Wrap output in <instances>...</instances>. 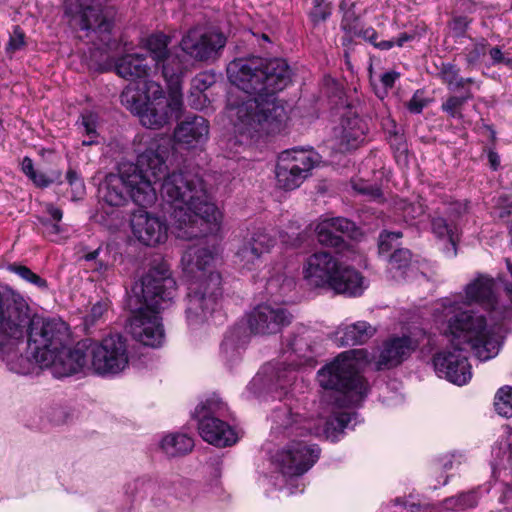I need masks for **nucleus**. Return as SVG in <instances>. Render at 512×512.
<instances>
[{
  "label": "nucleus",
  "mask_w": 512,
  "mask_h": 512,
  "mask_svg": "<svg viewBox=\"0 0 512 512\" xmlns=\"http://www.w3.org/2000/svg\"><path fill=\"white\" fill-rule=\"evenodd\" d=\"M214 251L208 247L194 245L183 254L184 271L193 279L186 298V319L189 325H198L217 311L222 297L221 275L210 270Z\"/></svg>",
  "instance_id": "0eeeda50"
},
{
  "label": "nucleus",
  "mask_w": 512,
  "mask_h": 512,
  "mask_svg": "<svg viewBox=\"0 0 512 512\" xmlns=\"http://www.w3.org/2000/svg\"><path fill=\"white\" fill-rule=\"evenodd\" d=\"M171 140L167 137L153 139L147 148L138 155L137 164L138 173L143 180L148 181L155 188L159 180L165 177L168 169L166 161L171 152Z\"/></svg>",
  "instance_id": "f3484780"
},
{
  "label": "nucleus",
  "mask_w": 512,
  "mask_h": 512,
  "mask_svg": "<svg viewBox=\"0 0 512 512\" xmlns=\"http://www.w3.org/2000/svg\"><path fill=\"white\" fill-rule=\"evenodd\" d=\"M25 45L24 34H10V39L7 45L8 52H15Z\"/></svg>",
  "instance_id": "864d4df0"
},
{
  "label": "nucleus",
  "mask_w": 512,
  "mask_h": 512,
  "mask_svg": "<svg viewBox=\"0 0 512 512\" xmlns=\"http://www.w3.org/2000/svg\"><path fill=\"white\" fill-rule=\"evenodd\" d=\"M396 210L401 213L406 222L419 219L425 213V204L422 199L415 201L399 200L396 203Z\"/></svg>",
  "instance_id": "72a5a7b5"
},
{
  "label": "nucleus",
  "mask_w": 512,
  "mask_h": 512,
  "mask_svg": "<svg viewBox=\"0 0 512 512\" xmlns=\"http://www.w3.org/2000/svg\"><path fill=\"white\" fill-rule=\"evenodd\" d=\"M227 75L238 89L254 95L241 101H228L234 135L223 141L226 149L238 153L256 134L275 133L287 120V109L275 94L291 83V69L283 59L253 56L231 61Z\"/></svg>",
  "instance_id": "f03ea898"
},
{
  "label": "nucleus",
  "mask_w": 512,
  "mask_h": 512,
  "mask_svg": "<svg viewBox=\"0 0 512 512\" xmlns=\"http://www.w3.org/2000/svg\"><path fill=\"white\" fill-rule=\"evenodd\" d=\"M21 169L23 173L30 178V176L35 171L32 159L29 157H24L21 163Z\"/></svg>",
  "instance_id": "13d9d810"
},
{
  "label": "nucleus",
  "mask_w": 512,
  "mask_h": 512,
  "mask_svg": "<svg viewBox=\"0 0 512 512\" xmlns=\"http://www.w3.org/2000/svg\"><path fill=\"white\" fill-rule=\"evenodd\" d=\"M80 131L87 137L82 141L83 146H90L98 143V115L94 112L88 111L81 115V120L78 123Z\"/></svg>",
  "instance_id": "2f4dec72"
},
{
  "label": "nucleus",
  "mask_w": 512,
  "mask_h": 512,
  "mask_svg": "<svg viewBox=\"0 0 512 512\" xmlns=\"http://www.w3.org/2000/svg\"><path fill=\"white\" fill-rule=\"evenodd\" d=\"M43 224L46 226V229L49 231V232H52V233H59V226L57 223H51L50 221H45L43 222Z\"/></svg>",
  "instance_id": "e2e57ef3"
},
{
  "label": "nucleus",
  "mask_w": 512,
  "mask_h": 512,
  "mask_svg": "<svg viewBox=\"0 0 512 512\" xmlns=\"http://www.w3.org/2000/svg\"><path fill=\"white\" fill-rule=\"evenodd\" d=\"M228 407L217 395H211L202 401L194 411L198 421L199 434L204 441L217 447H226L237 440L236 433L226 423Z\"/></svg>",
  "instance_id": "f8f14e48"
},
{
  "label": "nucleus",
  "mask_w": 512,
  "mask_h": 512,
  "mask_svg": "<svg viewBox=\"0 0 512 512\" xmlns=\"http://www.w3.org/2000/svg\"><path fill=\"white\" fill-rule=\"evenodd\" d=\"M478 498L474 491L461 493L445 499L444 506L450 510H463L477 505Z\"/></svg>",
  "instance_id": "e433bc0d"
},
{
  "label": "nucleus",
  "mask_w": 512,
  "mask_h": 512,
  "mask_svg": "<svg viewBox=\"0 0 512 512\" xmlns=\"http://www.w3.org/2000/svg\"><path fill=\"white\" fill-rule=\"evenodd\" d=\"M332 14V5H313L309 17L311 22L317 24L326 21Z\"/></svg>",
  "instance_id": "c03bdc74"
},
{
  "label": "nucleus",
  "mask_w": 512,
  "mask_h": 512,
  "mask_svg": "<svg viewBox=\"0 0 512 512\" xmlns=\"http://www.w3.org/2000/svg\"><path fill=\"white\" fill-rule=\"evenodd\" d=\"M215 82L214 74L200 73L192 79V88L200 94L207 90Z\"/></svg>",
  "instance_id": "a18cd8bd"
},
{
  "label": "nucleus",
  "mask_w": 512,
  "mask_h": 512,
  "mask_svg": "<svg viewBox=\"0 0 512 512\" xmlns=\"http://www.w3.org/2000/svg\"><path fill=\"white\" fill-rule=\"evenodd\" d=\"M100 198L109 206H124L132 200L141 207L152 206L157 200L156 188L143 180L133 163H120L118 173L106 176L99 188Z\"/></svg>",
  "instance_id": "9b49d317"
},
{
  "label": "nucleus",
  "mask_w": 512,
  "mask_h": 512,
  "mask_svg": "<svg viewBox=\"0 0 512 512\" xmlns=\"http://www.w3.org/2000/svg\"><path fill=\"white\" fill-rule=\"evenodd\" d=\"M471 98L472 94L470 91H466L462 96H451L442 104V109L449 116L453 118H460L462 116L460 108Z\"/></svg>",
  "instance_id": "58836bf2"
},
{
  "label": "nucleus",
  "mask_w": 512,
  "mask_h": 512,
  "mask_svg": "<svg viewBox=\"0 0 512 512\" xmlns=\"http://www.w3.org/2000/svg\"><path fill=\"white\" fill-rule=\"evenodd\" d=\"M486 53L484 44H475L473 48L467 50L466 59L468 63L475 64Z\"/></svg>",
  "instance_id": "3c124183"
},
{
  "label": "nucleus",
  "mask_w": 512,
  "mask_h": 512,
  "mask_svg": "<svg viewBox=\"0 0 512 512\" xmlns=\"http://www.w3.org/2000/svg\"><path fill=\"white\" fill-rule=\"evenodd\" d=\"M108 304L106 302H97L90 310V313L86 316V322L91 325L95 324L103 314L107 311Z\"/></svg>",
  "instance_id": "de8ad7c7"
},
{
  "label": "nucleus",
  "mask_w": 512,
  "mask_h": 512,
  "mask_svg": "<svg viewBox=\"0 0 512 512\" xmlns=\"http://www.w3.org/2000/svg\"><path fill=\"white\" fill-rule=\"evenodd\" d=\"M427 105V101L417 91L413 97L407 102V109L414 114L422 112L423 108Z\"/></svg>",
  "instance_id": "8fccbe9b"
},
{
  "label": "nucleus",
  "mask_w": 512,
  "mask_h": 512,
  "mask_svg": "<svg viewBox=\"0 0 512 512\" xmlns=\"http://www.w3.org/2000/svg\"><path fill=\"white\" fill-rule=\"evenodd\" d=\"M341 13L340 27L343 32H375L373 28L363 29V9L356 2L342 0L339 4Z\"/></svg>",
  "instance_id": "cd10ccee"
},
{
  "label": "nucleus",
  "mask_w": 512,
  "mask_h": 512,
  "mask_svg": "<svg viewBox=\"0 0 512 512\" xmlns=\"http://www.w3.org/2000/svg\"><path fill=\"white\" fill-rule=\"evenodd\" d=\"M303 276L311 287L330 288L346 296H359L365 289L363 277L358 271L343 266L326 251L315 252L307 257L303 265Z\"/></svg>",
  "instance_id": "1a4fd4ad"
},
{
  "label": "nucleus",
  "mask_w": 512,
  "mask_h": 512,
  "mask_svg": "<svg viewBox=\"0 0 512 512\" xmlns=\"http://www.w3.org/2000/svg\"><path fill=\"white\" fill-rule=\"evenodd\" d=\"M494 280L480 275L466 285L464 304L477 303L489 314L485 316L463 310L457 300H442V316L447 321L445 333L450 337L451 346L438 352L433 364L439 377L462 386L472 377L466 349L469 347L480 361L496 357L503 342V325L511 313L500 306L494 294Z\"/></svg>",
  "instance_id": "f257e3e1"
},
{
  "label": "nucleus",
  "mask_w": 512,
  "mask_h": 512,
  "mask_svg": "<svg viewBox=\"0 0 512 512\" xmlns=\"http://www.w3.org/2000/svg\"><path fill=\"white\" fill-rule=\"evenodd\" d=\"M170 204V220L177 238L191 240L217 234L222 215L212 202L202 178L191 171L167 174L160 187Z\"/></svg>",
  "instance_id": "20e7f679"
},
{
  "label": "nucleus",
  "mask_w": 512,
  "mask_h": 512,
  "mask_svg": "<svg viewBox=\"0 0 512 512\" xmlns=\"http://www.w3.org/2000/svg\"><path fill=\"white\" fill-rule=\"evenodd\" d=\"M68 183L78 192H83L84 183L79 174L74 169H69L66 173Z\"/></svg>",
  "instance_id": "603ef678"
},
{
  "label": "nucleus",
  "mask_w": 512,
  "mask_h": 512,
  "mask_svg": "<svg viewBox=\"0 0 512 512\" xmlns=\"http://www.w3.org/2000/svg\"><path fill=\"white\" fill-rule=\"evenodd\" d=\"M313 5H331L328 0H313Z\"/></svg>",
  "instance_id": "338daca9"
},
{
  "label": "nucleus",
  "mask_w": 512,
  "mask_h": 512,
  "mask_svg": "<svg viewBox=\"0 0 512 512\" xmlns=\"http://www.w3.org/2000/svg\"><path fill=\"white\" fill-rule=\"evenodd\" d=\"M503 502L507 512H512V489H508L503 495Z\"/></svg>",
  "instance_id": "052dcab7"
},
{
  "label": "nucleus",
  "mask_w": 512,
  "mask_h": 512,
  "mask_svg": "<svg viewBox=\"0 0 512 512\" xmlns=\"http://www.w3.org/2000/svg\"><path fill=\"white\" fill-rule=\"evenodd\" d=\"M190 66L177 56L166 57L162 74L168 84V96L153 80L129 83L120 95L122 105L150 129L164 127L172 117L180 118L184 109L181 80Z\"/></svg>",
  "instance_id": "39448f33"
},
{
  "label": "nucleus",
  "mask_w": 512,
  "mask_h": 512,
  "mask_svg": "<svg viewBox=\"0 0 512 512\" xmlns=\"http://www.w3.org/2000/svg\"><path fill=\"white\" fill-rule=\"evenodd\" d=\"M411 252L405 248L395 249L388 259V270L395 279L405 278L410 267Z\"/></svg>",
  "instance_id": "7c9ffc66"
},
{
  "label": "nucleus",
  "mask_w": 512,
  "mask_h": 512,
  "mask_svg": "<svg viewBox=\"0 0 512 512\" xmlns=\"http://www.w3.org/2000/svg\"><path fill=\"white\" fill-rule=\"evenodd\" d=\"M148 70L144 57L139 54H126L115 63L116 73L122 78L131 80V83L142 82L141 79L148 75Z\"/></svg>",
  "instance_id": "bb28decb"
},
{
  "label": "nucleus",
  "mask_w": 512,
  "mask_h": 512,
  "mask_svg": "<svg viewBox=\"0 0 512 512\" xmlns=\"http://www.w3.org/2000/svg\"><path fill=\"white\" fill-rule=\"evenodd\" d=\"M440 77L448 85L450 90H456L464 87V80L459 76V70L456 66L447 63L443 64L440 70Z\"/></svg>",
  "instance_id": "4c0bfd02"
},
{
  "label": "nucleus",
  "mask_w": 512,
  "mask_h": 512,
  "mask_svg": "<svg viewBox=\"0 0 512 512\" xmlns=\"http://www.w3.org/2000/svg\"><path fill=\"white\" fill-rule=\"evenodd\" d=\"M84 259L88 263V268L99 275H105L112 267V263L108 260V252L101 248L86 253Z\"/></svg>",
  "instance_id": "473e14b6"
},
{
  "label": "nucleus",
  "mask_w": 512,
  "mask_h": 512,
  "mask_svg": "<svg viewBox=\"0 0 512 512\" xmlns=\"http://www.w3.org/2000/svg\"><path fill=\"white\" fill-rule=\"evenodd\" d=\"M355 224L344 217L322 219L317 227L316 234L318 241L325 246L342 248L344 237H353Z\"/></svg>",
  "instance_id": "393cba45"
},
{
  "label": "nucleus",
  "mask_w": 512,
  "mask_h": 512,
  "mask_svg": "<svg viewBox=\"0 0 512 512\" xmlns=\"http://www.w3.org/2000/svg\"><path fill=\"white\" fill-rule=\"evenodd\" d=\"M203 32L212 33V32H221V31L217 27H215L214 25H209V26L204 28Z\"/></svg>",
  "instance_id": "69168bd1"
},
{
  "label": "nucleus",
  "mask_w": 512,
  "mask_h": 512,
  "mask_svg": "<svg viewBox=\"0 0 512 512\" xmlns=\"http://www.w3.org/2000/svg\"><path fill=\"white\" fill-rule=\"evenodd\" d=\"M194 447L191 437L182 433H171L161 441V449L169 457L182 456L189 453Z\"/></svg>",
  "instance_id": "c85d7f7f"
},
{
  "label": "nucleus",
  "mask_w": 512,
  "mask_h": 512,
  "mask_svg": "<svg viewBox=\"0 0 512 512\" xmlns=\"http://www.w3.org/2000/svg\"><path fill=\"white\" fill-rule=\"evenodd\" d=\"M359 36L363 35L364 39L373 45L375 48L380 50H389L394 46L402 47L404 43L413 39V34H404L401 37L392 40H384L382 39V34H358Z\"/></svg>",
  "instance_id": "f704fd0d"
},
{
  "label": "nucleus",
  "mask_w": 512,
  "mask_h": 512,
  "mask_svg": "<svg viewBox=\"0 0 512 512\" xmlns=\"http://www.w3.org/2000/svg\"><path fill=\"white\" fill-rule=\"evenodd\" d=\"M367 126L358 116L344 117L333 130L331 147L344 153L358 148L365 140Z\"/></svg>",
  "instance_id": "5701e85b"
},
{
  "label": "nucleus",
  "mask_w": 512,
  "mask_h": 512,
  "mask_svg": "<svg viewBox=\"0 0 512 512\" xmlns=\"http://www.w3.org/2000/svg\"><path fill=\"white\" fill-rule=\"evenodd\" d=\"M47 212L50 215L51 219L54 220L55 222H59L62 219V211L59 208L54 207L53 205H49L47 207Z\"/></svg>",
  "instance_id": "bf43d9fd"
},
{
  "label": "nucleus",
  "mask_w": 512,
  "mask_h": 512,
  "mask_svg": "<svg viewBox=\"0 0 512 512\" xmlns=\"http://www.w3.org/2000/svg\"><path fill=\"white\" fill-rule=\"evenodd\" d=\"M102 37L100 38L101 42H104L102 46H96L95 49L101 52L108 53L110 51H128L126 48V40L122 37L111 38L113 34H100Z\"/></svg>",
  "instance_id": "79ce46f5"
},
{
  "label": "nucleus",
  "mask_w": 512,
  "mask_h": 512,
  "mask_svg": "<svg viewBox=\"0 0 512 512\" xmlns=\"http://www.w3.org/2000/svg\"><path fill=\"white\" fill-rule=\"evenodd\" d=\"M209 122L200 115H188L174 129V140L186 149L201 148L209 138Z\"/></svg>",
  "instance_id": "4be33fe9"
},
{
  "label": "nucleus",
  "mask_w": 512,
  "mask_h": 512,
  "mask_svg": "<svg viewBox=\"0 0 512 512\" xmlns=\"http://www.w3.org/2000/svg\"><path fill=\"white\" fill-rule=\"evenodd\" d=\"M312 330L303 325H295L287 338L289 355L288 363L267 364L261 368L251 381L252 387H259L267 393L277 394L280 400L288 395L296 379V368L314 363V353L311 342Z\"/></svg>",
  "instance_id": "6e6552de"
},
{
  "label": "nucleus",
  "mask_w": 512,
  "mask_h": 512,
  "mask_svg": "<svg viewBox=\"0 0 512 512\" xmlns=\"http://www.w3.org/2000/svg\"><path fill=\"white\" fill-rule=\"evenodd\" d=\"M494 406L499 415L512 417V387L504 386L497 391Z\"/></svg>",
  "instance_id": "c9c22d12"
},
{
  "label": "nucleus",
  "mask_w": 512,
  "mask_h": 512,
  "mask_svg": "<svg viewBox=\"0 0 512 512\" xmlns=\"http://www.w3.org/2000/svg\"><path fill=\"white\" fill-rule=\"evenodd\" d=\"M130 225L134 237L144 245L155 246L167 238L166 222L146 210L138 209L133 212Z\"/></svg>",
  "instance_id": "412c9836"
},
{
  "label": "nucleus",
  "mask_w": 512,
  "mask_h": 512,
  "mask_svg": "<svg viewBox=\"0 0 512 512\" xmlns=\"http://www.w3.org/2000/svg\"><path fill=\"white\" fill-rule=\"evenodd\" d=\"M156 483L149 477L137 478L126 487V493L132 496L146 495L155 489Z\"/></svg>",
  "instance_id": "a19ab883"
},
{
  "label": "nucleus",
  "mask_w": 512,
  "mask_h": 512,
  "mask_svg": "<svg viewBox=\"0 0 512 512\" xmlns=\"http://www.w3.org/2000/svg\"><path fill=\"white\" fill-rule=\"evenodd\" d=\"M402 237L401 232L384 231L379 236L378 249L380 255L388 254L398 245L397 241Z\"/></svg>",
  "instance_id": "37998d69"
},
{
  "label": "nucleus",
  "mask_w": 512,
  "mask_h": 512,
  "mask_svg": "<svg viewBox=\"0 0 512 512\" xmlns=\"http://www.w3.org/2000/svg\"><path fill=\"white\" fill-rule=\"evenodd\" d=\"M505 290L507 292V295L509 296L511 302H512V284H506Z\"/></svg>",
  "instance_id": "774afa93"
},
{
  "label": "nucleus",
  "mask_w": 512,
  "mask_h": 512,
  "mask_svg": "<svg viewBox=\"0 0 512 512\" xmlns=\"http://www.w3.org/2000/svg\"><path fill=\"white\" fill-rule=\"evenodd\" d=\"M364 349L345 351L318 372V382L325 392L322 402L331 405L329 417L303 418L293 413L288 404H282L272 413L275 431L303 436L306 433L337 441L346 428L356 425V413L342 411L345 406L359 405L367 395L368 385L359 373V360L366 357Z\"/></svg>",
  "instance_id": "7ed1b4c3"
},
{
  "label": "nucleus",
  "mask_w": 512,
  "mask_h": 512,
  "mask_svg": "<svg viewBox=\"0 0 512 512\" xmlns=\"http://www.w3.org/2000/svg\"><path fill=\"white\" fill-rule=\"evenodd\" d=\"M471 22L472 20L468 16H454L450 23V27L453 32H466L470 29Z\"/></svg>",
  "instance_id": "09e8293b"
},
{
  "label": "nucleus",
  "mask_w": 512,
  "mask_h": 512,
  "mask_svg": "<svg viewBox=\"0 0 512 512\" xmlns=\"http://www.w3.org/2000/svg\"><path fill=\"white\" fill-rule=\"evenodd\" d=\"M171 38L168 34H149L143 40L144 47L150 53L152 59L157 65L163 66L164 59L170 55L177 56L183 61L190 63L192 68L193 61L210 62L220 56V52L226 45L227 38L225 34H185L180 42V51L171 52L168 45Z\"/></svg>",
  "instance_id": "9d476101"
},
{
  "label": "nucleus",
  "mask_w": 512,
  "mask_h": 512,
  "mask_svg": "<svg viewBox=\"0 0 512 512\" xmlns=\"http://www.w3.org/2000/svg\"><path fill=\"white\" fill-rule=\"evenodd\" d=\"M319 158L312 149L293 148L281 152L275 170L277 185L284 190L298 188L310 175Z\"/></svg>",
  "instance_id": "4468645a"
},
{
  "label": "nucleus",
  "mask_w": 512,
  "mask_h": 512,
  "mask_svg": "<svg viewBox=\"0 0 512 512\" xmlns=\"http://www.w3.org/2000/svg\"><path fill=\"white\" fill-rule=\"evenodd\" d=\"M275 243V237L266 228H255L239 244L235 263L241 269L251 271L262 264L263 255L269 253Z\"/></svg>",
  "instance_id": "a211bd4d"
},
{
  "label": "nucleus",
  "mask_w": 512,
  "mask_h": 512,
  "mask_svg": "<svg viewBox=\"0 0 512 512\" xmlns=\"http://www.w3.org/2000/svg\"><path fill=\"white\" fill-rule=\"evenodd\" d=\"M10 270L15 272L23 280L35 285L40 289H47V281L34 273L31 269L22 265H12Z\"/></svg>",
  "instance_id": "ea45409f"
},
{
  "label": "nucleus",
  "mask_w": 512,
  "mask_h": 512,
  "mask_svg": "<svg viewBox=\"0 0 512 512\" xmlns=\"http://www.w3.org/2000/svg\"><path fill=\"white\" fill-rule=\"evenodd\" d=\"M246 343L247 337L242 336L241 328L235 327L225 335L221 344V353L227 361H236Z\"/></svg>",
  "instance_id": "c756f323"
},
{
  "label": "nucleus",
  "mask_w": 512,
  "mask_h": 512,
  "mask_svg": "<svg viewBox=\"0 0 512 512\" xmlns=\"http://www.w3.org/2000/svg\"><path fill=\"white\" fill-rule=\"evenodd\" d=\"M300 236H301V233L298 231H292L291 234H289L288 232L280 234V238H281L282 242L289 246H293V247H297L300 245V243H301Z\"/></svg>",
  "instance_id": "5fc2aeb1"
},
{
  "label": "nucleus",
  "mask_w": 512,
  "mask_h": 512,
  "mask_svg": "<svg viewBox=\"0 0 512 512\" xmlns=\"http://www.w3.org/2000/svg\"><path fill=\"white\" fill-rule=\"evenodd\" d=\"M400 74L395 71L385 72L381 76V82L386 89L392 88Z\"/></svg>",
  "instance_id": "4d7b16f0"
},
{
  "label": "nucleus",
  "mask_w": 512,
  "mask_h": 512,
  "mask_svg": "<svg viewBox=\"0 0 512 512\" xmlns=\"http://www.w3.org/2000/svg\"><path fill=\"white\" fill-rule=\"evenodd\" d=\"M176 291V281L166 263H158L149 269L140 283L143 306L129 319L128 331L133 339L151 348L162 346L165 331L160 312L171 305Z\"/></svg>",
  "instance_id": "423d86ee"
},
{
  "label": "nucleus",
  "mask_w": 512,
  "mask_h": 512,
  "mask_svg": "<svg viewBox=\"0 0 512 512\" xmlns=\"http://www.w3.org/2000/svg\"><path fill=\"white\" fill-rule=\"evenodd\" d=\"M292 318V314L280 305L261 304L247 315V325L254 335H273L288 326Z\"/></svg>",
  "instance_id": "aec40b11"
},
{
  "label": "nucleus",
  "mask_w": 512,
  "mask_h": 512,
  "mask_svg": "<svg viewBox=\"0 0 512 512\" xmlns=\"http://www.w3.org/2000/svg\"><path fill=\"white\" fill-rule=\"evenodd\" d=\"M320 449L304 441H292L274 456V462L285 476H300L306 473L318 460Z\"/></svg>",
  "instance_id": "dca6fc26"
},
{
  "label": "nucleus",
  "mask_w": 512,
  "mask_h": 512,
  "mask_svg": "<svg viewBox=\"0 0 512 512\" xmlns=\"http://www.w3.org/2000/svg\"><path fill=\"white\" fill-rule=\"evenodd\" d=\"M29 179H31L38 187H48L52 183V180H50L44 173L36 170Z\"/></svg>",
  "instance_id": "6e6d98bb"
},
{
  "label": "nucleus",
  "mask_w": 512,
  "mask_h": 512,
  "mask_svg": "<svg viewBox=\"0 0 512 512\" xmlns=\"http://www.w3.org/2000/svg\"><path fill=\"white\" fill-rule=\"evenodd\" d=\"M417 341L403 335L387 339L380 350L377 360V369H389L401 364L417 348Z\"/></svg>",
  "instance_id": "b1692460"
},
{
  "label": "nucleus",
  "mask_w": 512,
  "mask_h": 512,
  "mask_svg": "<svg viewBox=\"0 0 512 512\" xmlns=\"http://www.w3.org/2000/svg\"><path fill=\"white\" fill-rule=\"evenodd\" d=\"M489 55L491 58V65L493 66L500 64L510 66L512 64V59L509 56V53L503 52L498 46L492 47L489 50Z\"/></svg>",
  "instance_id": "49530a36"
},
{
  "label": "nucleus",
  "mask_w": 512,
  "mask_h": 512,
  "mask_svg": "<svg viewBox=\"0 0 512 512\" xmlns=\"http://www.w3.org/2000/svg\"><path fill=\"white\" fill-rule=\"evenodd\" d=\"M466 211L465 203L452 201L447 203V207L442 211L438 212L441 215L434 216L431 219L432 233L440 240H447L451 245V248L446 251V254L450 257L457 254L456 246L461 233L460 222Z\"/></svg>",
  "instance_id": "6ab92c4d"
},
{
  "label": "nucleus",
  "mask_w": 512,
  "mask_h": 512,
  "mask_svg": "<svg viewBox=\"0 0 512 512\" xmlns=\"http://www.w3.org/2000/svg\"><path fill=\"white\" fill-rule=\"evenodd\" d=\"M488 158H489V162L491 164V167L496 170L497 167L499 166L500 164V160H499V156L497 153L493 152V151H490L489 154H488Z\"/></svg>",
  "instance_id": "680f3d73"
},
{
  "label": "nucleus",
  "mask_w": 512,
  "mask_h": 512,
  "mask_svg": "<svg viewBox=\"0 0 512 512\" xmlns=\"http://www.w3.org/2000/svg\"><path fill=\"white\" fill-rule=\"evenodd\" d=\"M376 329L366 321H358L349 325H341L335 332L336 341L341 346L361 345L367 342Z\"/></svg>",
  "instance_id": "a878e982"
},
{
  "label": "nucleus",
  "mask_w": 512,
  "mask_h": 512,
  "mask_svg": "<svg viewBox=\"0 0 512 512\" xmlns=\"http://www.w3.org/2000/svg\"><path fill=\"white\" fill-rule=\"evenodd\" d=\"M65 14L74 30L86 32H112L116 11L102 7L96 0H65Z\"/></svg>",
  "instance_id": "ddd939ff"
},
{
  "label": "nucleus",
  "mask_w": 512,
  "mask_h": 512,
  "mask_svg": "<svg viewBox=\"0 0 512 512\" xmlns=\"http://www.w3.org/2000/svg\"><path fill=\"white\" fill-rule=\"evenodd\" d=\"M89 354L92 369L102 376L119 374L129 363L126 339L120 334L109 335L91 344Z\"/></svg>",
  "instance_id": "2eb2a0df"
},
{
  "label": "nucleus",
  "mask_w": 512,
  "mask_h": 512,
  "mask_svg": "<svg viewBox=\"0 0 512 512\" xmlns=\"http://www.w3.org/2000/svg\"><path fill=\"white\" fill-rule=\"evenodd\" d=\"M420 511V505L416 503H411L408 507H406V512H418Z\"/></svg>",
  "instance_id": "0e129e2a"
}]
</instances>
